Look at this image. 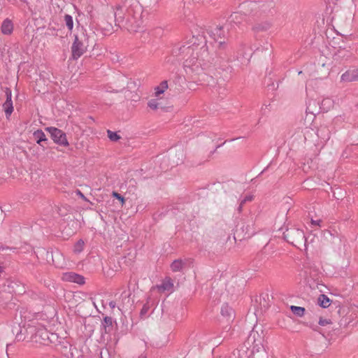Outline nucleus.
<instances>
[{
    "label": "nucleus",
    "mask_w": 358,
    "mask_h": 358,
    "mask_svg": "<svg viewBox=\"0 0 358 358\" xmlns=\"http://www.w3.org/2000/svg\"><path fill=\"white\" fill-rule=\"evenodd\" d=\"M180 50L187 55H189L184 62L183 67L187 76L196 82L199 76L204 73V70L210 61L206 43L199 47V44H196L195 41L192 42L189 45H182Z\"/></svg>",
    "instance_id": "f257e3e1"
},
{
    "label": "nucleus",
    "mask_w": 358,
    "mask_h": 358,
    "mask_svg": "<svg viewBox=\"0 0 358 358\" xmlns=\"http://www.w3.org/2000/svg\"><path fill=\"white\" fill-rule=\"evenodd\" d=\"M142 9L138 3L131 4L126 10L125 22L123 27L129 31H137L143 24Z\"/></svg>",
    "instance_id": "f03ea898"
},
{
    "label": "nucleus",
    "mask_w": 358,
    "mask_h": 358,
    "mask_svg": "<svg viewBox=\"0 0 358 358\" xmlns=\"http://www.w3.org/2000/svg\"><path fill=\"white\" fill-rule=\"evenodd\" d=\"M245 10H250V14L261 17L268 14L274 6V3L271 0H262L259 1L245 2L241 5Z\"/></svg>",
    "instance_id": "7ed1b4c3"
},
{
    "label": "nucleus",
    "mask_w": 358,
    "mask_h": 358,
    "mask_svg": "<svg viewBox=\"0 0 358 358\" xmlns=\"http://www.w3.org/2000/svg\"><path fill=\"white\" fill-rule=\"evenodd\" d=\"M263 339L257 331H252L248 338V344H252L250 358H268L262 343Z\"/></svg>",
    "instance_id": "20e7f679"
},
{
    "label": "nucleus",
    "mask_w": 358,
    "mask_h": 358,
    "mask_svg": "<svg viewBox=\"0 0 358 358\" xmlns=\"http://www.w3.org/2000/svg\"><path fill=\"white\" fill-rule=\"evenodd\" d=\"M88 45V38L84 31L75 35V40L71 46L72 57L74 59L80 57L86 51Z\"/></svg>",
    "instance_id": "39448f33"
},
{
    "label": "nucleus",
    "mask_w": 358,
    "mask_h": 358,
    "mask_svg": "<svg viewBox=\"0 0 358 358\" xmlns=\"http://www.w3.org/2000/svg\"><path fill=\"white\" fill-rule=\"evenodd\" d=\"M285 239L295 247L301 248L306 246V238L304 232L299 229H287L283 234Z\"/></svg>",
    "instance_id": "423d86ee"
},
{
    "label": "nucleus",
    "mask_w": 358,
    "mask_h": 358,
    "mask_svg": "<svg viewBox=\"0 0 358 358\" xmlns=\"http://www.w3.org/2000/svg\"><path fill=\"white\" fill-rule=\"evenodd\" d=\"M208 34L215 42L218 43L219 48H224L228 31H225L223 27L217 26L211 29Z\"/></svg>",
    "instance_id": "0eeeda50"
},
{
    "label": "nucleus",
    "mask_w": 358,
    "mask_h": 358,
    "mask_svg": "<svg viewBox=\"0 0 358 358\" xmlns=\"http://www.w3.org/2000/svg\"><path fill=\"white\" fill-rule=\"evenodd\" d=\"M45 129L50 134L51 137L55 143L63 146L69 145V142L66 139V134L62 130L52 127H47Z\"/></svg>",
    "instance_id": "6e6552de"
},
{
    "label": "nucleus",
    "mask_w": 358,
    "mask_h": 358,
    "mask_svg": "<svg viewBox=\"0 0 358 358\" xmlns=\"http://www.w3.org/2000/svg\"><path fill=\"white\" fill-rule=\"evenodd\" d=\"M126 2H124L123 5H117L115 7H113L115 24L120 27L123 26V23L125 22L126 13L124 12V8H128Z\"/></svg>",
    "instance_id": "1a4fd4ad"
},
{
    "label": "nucleus",
    "mask_w": 358,
    "mask_h": 358,
    "mask_svg": "<svg viewBox=\"0 0 358 358\" xmlns=\"http://www.w3.org/2000/svg\"><path fill=\"white\" fill-rule=\"evenodd\" d=\"M341 80L345 83L358 81V69H350L342 74Z\"/></svg>",
    "instance_id": "9d476101"
},
{
    "label": "nucleus",
    "mask_w": 358,
    "mask_h": 358,
    "mask_svg": "<svg viewBox=\"0 0 358 358\" xmlns=\"http://www.w3.org/2000/svg\"><path fill=\"white\" fill-rule=\"evenodd\" d=\"M62 279L64 280L76 282L79 285H83L85 283L84 277L73 272H68L64 273Z\"/></svg>",
    "instance_id": "9b49d317"
},
{
    "label": "nucleus",
    "mask_w": 358,
    "mask_h": 358,
    "mask_svg": "<svg viewBox=\"0 0 358 358\" xmlns=\"http://www.w3.org/2000/svg\"><path fill=\"white\" fill-rule=\"evenodd\" d=\"M12 332L15 334V339L17 341H24L28 337L24 327H21L19 324L13 327Z\"/></svg>",
    "instance_id": "f8f14e48"
},
{
    "label": "nucleus",
    "mask_w": 358,
    "mask_h": 358,
    "mask_svg": "<svg viewBox=\"0 0 358 358\" xmlns=\"http://www.w3.org/2000/svg\"><path fill=\"white\" fill-rule=\"evenodd\" d=\"M189 259H176L171 264V268L173 272H178L181 271L182 268L185 267Z\"/></svg>",
    "instance_id": "ddd939ff"
},
{
    "label": "nucleus",
    "mask_w": 358,
    "mask_h": 358,
    "mask_svg": "<svg viewBox=\"0 0 358 358\" xmlns=\"http://www.w3.org/2000/svg\"><path fill=\"white\" fill-rule=\"evenodd\" d=\"M1 30L2 34L5 35H10L12 34L13 30V24L9 19H6L1 24Z\"/></svg>",
    "instance_id": "4468645a"
},
{
    "label": "nucleus",
    "mask_w": 358,
    "mask_h": 358,
    "mask_svg": "<svg viewBox=\"0 0 358 358\" xmlns=\"http://www.w3.org/2000/svg\"><path fill=\"white\" fill-rule=\"evenodd\" d=\"M245 19V15L238 12L232 13L228 18V22L230 24H234L238 25L241 23Z\"/></svg>",
    "instance_id": "2eb2a0df"
},
{
    "label": "nucleus",
    "mask_w": 358,
    "mask_h": 358,
    "mask_svg": "<svg viewBox=\"0 0 358 358\" xmlns=\"http://www.w3.org/2000/svg\"><path fill=\"white\" fill-rule=\"evenodd\" d=\"M129 296L130 294L128 292H122L120 296L122 299V303L118 306L119 310H121L131 305Z\"/></svg>",
    "instance_id": "dca6fc26"
},
{
    "label": "nucleus",
    "mask_w": 358,
    "mask_h": 358,
    "mask_svg": "<svg viewBox=\"0 0 358 358\" xmlns=\"http://www.w3.org/2000/svg\"><path fill=\"white\" fill-rule=\"evenodd\" d=\"M173 287V281L171 278H166L162 283L158 287L162 291H171Z\"/></svg>",
    "instance_id": "f3484780"
},
{
    "label": "nucleus",
    "mask_w": 358,
    "mask_h": 358,
    "mask_svg": "<svg viewBox=\"0 0 358 358\" xmlns=\"http://www.w3.org/2000/svg\"><path fill=\"white\" fill-rule=\"evenodd\" d=\"M271 27L269 22H264L262 23H257L252 27V30L255 32L263 31L268 29Z\"/></svg>",
    "instance_id": "a211bd4d"
},
{
    "label": "nucleus",
    "mask_w": 358,
    "mask_h": 358,
    "mask_svg": "<svg viewBox=\"0 0 358 358\" xmlns=\"http://www.w3.org/2000/svg\"><path fill=\"white\" fill-rule=\"evenodd\" d=\"M168 88V83L166 80L162 81L159 86L155 88V94L156 96H159Z\"/></svg>",
    "instance_id": "6ab92c4d"
},
{
    "label": "nucleus",
    "mask_w": 358,
    "mask_h": 358,
    "mask_svg": "<svg viewBox=\"0 0 358 358\" xmlns=\"http://www.w3.org/2000/svg\"><path fill=\"white\" fill-rule=\"evenodd\" d=\"M334 101L330 98L324 99L321 102L320 108L324 111H328L333 107Z\"/></svg>",
    "instance_id": "aec40b11"
},
{
    "label": "nucleus",
    "mask_w": 358,
    "mask_h": 358,
    "mask_svg": "<svg viewBox=\"0 0 358 358\" xmlns=\"http://www.w3.org/2000/svg\"><path fill=\"white\" fill-rule=\"evenodd\" d=\"M221 314L224 317L231 318L233 316L234 310L227 304H225L222 306Z\"/></svg>",
    "instance_id": "412c9836"
},
{
    "label": "nucleus",
    "mask_w": 358,
    "mask_h": 358,
    "mask_svg": "<svg viewBox=\"0 0 358 358\" xmlns=\"http://www.w3.org/2000/svg\"><path fill=\"white\" fill-rule=\"evenodd\" d=\"M318 303L322 308H328L330 306V300L327 296L321 294L318 298Z\"/></svg>",
    "instance_id": "4be33fe9"
},
{
    "label": "nucleus",
    "mask_w": 358,
    "mask_h": 358,
    "mask_svg": "<svg viewBox=\"0 0 358 358\" xmlns=\"http://www.w3.org/2000/svg\"><path fill=\"white\" fill-rule=\"evenodd\" d=\"M34 136L38 144H41L42 141H45L47 140L45 135L42 130H37L34 131Z\"/></svg>",
    "instance_id": "5701e85b"
},
{
    "label": "nucleus",
    "mask_w": 358,
    "mask_h": 358,
    "mask_svg": "<svg viewBox=\"0 0 358 358\" xmlns=\"http://www.w3.org/2000/svg\"><path fill=\"white\" fill-rule=\"evenodd\" d=\"M3 107L7 117H8L13 111V102L5 101L3 104Z\"/></svg>",
    "instance_id": "b1692460"
},
{
    "label": "nucleus",
    "mask_w": 358,
    "mask_h": 358,
    "mask_svg": "<svg viewBox=\"0 0 358 358\" xmlns=\"http://www.w3.org/2000/svg\"><path fill=\"white\" fill-rule=\"evenodd\" d=\"M290 309L294 315L299 317H302L305 313V308L303 307L291 306Z\"/></svg>",
    "instance_id": "393cba45"
},
{
    "label": "nucleus",
    "mask_w": 358,
    "mask_h": 358,
    "mask_svg": "<svg viewBox=\"0 0 358 358\" xmlns=\"http://www.w3.org/2000/svg\"><path fill=\"white\" fill-rule=\"evenodd\" d=\"M64 22H65L66 26L67 27L69 31H71L73 27V17L70 15L66 14L64 15Z\"/></svg>",
    "instance_id": "a878e982"
},
{
    "label": "nucleus",
    "mask_w": 358,
    "mask_h": 358,
    "mask_svg": "<svg viewBox=\"0 0 358 358\" xmlns=\"http://www.w3.org/2000/svg\"><path fill=\"white\" fill-rule=\"evenodd\" d=\"M246 43H241L240 44V48H239V50L238 51L239 52H241V54H242V56L243 57H245L247 56H249L250 57L252 56V53L250 52H248L245 49H246Z\"/></svg>",
    "instance_id": "bb28decb"
},
{
    "label": "nucleus",
    "mask_w": 358,
    "mask_h": 358,
    "mask_svg": "<svg viewBox=\"0 0 358 358\" xmlns=\"http://www.w3.org/2000/svg\"><path fill=\"white\" fill-rule=\"evenodd\" d=\"M113 325V319L110 317L106 316L103 318V326L105 329V332H107V327H110Z\"/></svg>",
    "instance_id": "cd10ccee"
},
{
    "label": "nucleus",
    "mask_w": 358,
    "mask_h": 358,
    "mask_svg": "<svg viewBox=\"0 0 358 358\" xmlns=\"http://www.w3.org/2000/svg\"><path fill=\"white\" fill-rule=\"evenodd\" d=\"M150 308V306L148 302H147L146 303H145L143 305V306L141 310V313H140L141 317L142 318L147 317V314H148Z\"/></svg>",
    "instance_id": "c85d7f7f"
},
{
    "label": "nucleus",
    "mask_w": 358,
    "mask_h": 358,
    "mask_svg": "<svg viewBox=\"0 0 358 358\" xmlns=\"http://www.w3.org/2000/svg\"><path fill=\"white\" fill-rule=\"evenodd\" d=\"M107 133L108 137L111 141H117L120 138V136L116 132L108 130Z\"/></svg>",
    "instance_id": "c756f323"
},
{
    "label": "nucleus",
    "mask_w": 358,
    "mask_h": 358,
    "mask_svg": "<svg viewBox=\"0 0 358 358\" xmlns=\"http://www.w3.org/2000/svg\"><path fill=\"white\" fill-rule=\"evenodd\" d=\"M84 247V241L79 240L74 245V251L76 252H80L83 251Z\"/></svg>",
    "instance_id": "7c9ffc66"
},
{
    "label": "nucleus",
    "mask_w": 358,
    "mask_h": 358,
    "mask_svg": "<svg viewBox=\"0 0 358 358\" xmlns=\"http://www.w3.org/2000/svg\"><path fill=\"white\" fill-rule=\"evenodd\" d=\"M24 329H25L27 335H31L30 338H31L36 331V328L34 326L28 324L27 327L24 326Z\"/></svg>",
    "instance_id": "2f4dec72"
},
{
    "label": "nucleus",
    "mask_w": 358,
    "mask_h": 358,
    "mask_svg": "<svg viewBox=\"0 0 358 358\" xmlns=\"http://www.w3.org/2000/svg\"><path fill=\"white\" fill-rule=\"evenodd\" d=\"M148 106L153 110H156L158 108V102L156 99H151L148 103Z\"/></svg>",
    "instance_id": "473e14b6"
},
{
    "label": "nucleus",
    "mask_w": 358,
    "mask_h": 358,
    "mask_svg": "<svg viewBox=\"0 0 358 358\" xmlns=\"http://www.w3.org/2000/svg\"><path fill=\"white\" fill-rule=\"evenodd\" d=\"M113 196L117 199L118 200H120L122 203V206H123V204L124 203V198L119 193L116 192H113V194H112Z\"/></svg>",
    "instance_id": "72a5a7b5"
},
{
    "label": "nucleus",
    "mask_w": 358,
    "mask_h": 358,
    "mask_svg": "<svg viewBox=\"0 0 358 358\" xmlns=\"http://www.w3.org/2000/svg\"><path fill=\"white\" fill-rule=\"evenodd\" d=\"M6 101L13 102L12 101V92L11 90L9 88H6Z\"/></svg>",
    "instance_id": "f704fd0d"
},
{
    "label": "nucleus",
    "mask_w": 358,
    "mask_h": 358,
    "mask_svg": "<svg viewBox=\"0 0 358 358\" xmlns=\"http://www.w3.org/2000/svg\"><path fill=\"white\" fill-rule=\"evenodd\" d=\"M253 199V196H246L241 201V205H244L248 201H251Z\"/></svg>",
    "instance_id": "c9c22d12"
},
{
    "label": "nucleus",
    "mask_w": 358,
    "mask_h": 358,
    "mask_svg": "<svg viewBox=\"0 0 358 358\" xmlns=\"http://www.w3.org/2000/svg\"><path fill=\"white\" fill-rule=\"evenodd\" d=\"M318 323L321 326H325L328 324H330L331 321L329 320L320 318Z\"/></svg>",
    "instance_id": "e433bc0d"
},
{
    "label": "nucleus",
    "mask_w": 358,
    "mask_h": 358,
    "mask_svg": "<svg viewBox=\"0 0 358 358\" xmlns=\"http://www.w3.org/2000/svg\"><path fill=\"white\" fill-rule=\"evenodd\" d=\"M321 222V220H311V223L313 225H315V226H320V223Z\"/></svg>",
    "instance_id": "4c0bfd02"
},
{
    "label": "nucleus",
    "mask_w": 358,
    "mask_h": 358,
    "mask_svg": "<svg viewBox=\"0 0 358 358\" xmlns=\"http://www.w3.org/2000/svg\"><path fill=\"white\" fill-rule=\"evenodd\" d=\"M109 306L111 309H114L116 307V303L114 301H111L109 302Z\"/></svg>",
    "instance_id": "58836bf2"
},
{
    "label": "nucleus",
    "mask_w": 358,
    "mask_h": 358,
    "mask_svg": "<svg viewBox=\"0 0 358 358\" xmlns=\"http://www.w3.org/2000/svg\"><path fill=\"white\" fill-rule=\"evenodd\" d=\"M244 205H241V203L240 202V204L237 208V210L238 213H241L242 210H243V207Z\"/></svg>",
    "instance_id": "ea45409f"
},
{
    "label": "nucleus",
    "mask_w": 358,
    "mask_h": 358,
    "mask_svg": "<svg viewBox=\"0 0 358 358\" xmlns=\"http://www.w3.org/2000/svg\"><path fill=\"white\" fill-rule=\"evenodd\" d=\"M138 358H147V357L145 355H141Z\"/></svg>",
    "instance_id": "a19ab883"
},
{
    "label": "nucleus",
    "mask_w": 358,
    "mask_h": 358,
    "mask_svg": "<svg viewBox=\"0 0 358 358\" xmlns=\"http://www.w3.org/2000/svg\"><path fill=\"white\" fill-rule=\"evenodd\" d=\"M79 194H80V196H84L83 194H82V192H79Z\"/></svg>",
    "instance_id": "79ce46f5"
},
{
    "label": "nucleus",
    "mask_w": 358,
    "mask_h": 358,
    "mask_svg": "<svg viewBox=\"0 0 358 358\" xmlns=\"http://www.w3.org/2000/svg\"><path fill=\"white\" fill-rule=\"evenodd\" d=\"M79 194H80V196H84L83 194H82V192H79Z\"/></svg>",
    "instance_id": "37998d69"
},
{
    "label": "nucleus",
    "mask_w": 358,
    "mask_h": 358,
    "mask_svg": "<svg viewBox=\"0 0 358 358\" xmlns=\"http://www.w3.org/2000/svg\"><path fill=\"white\" fill-rule=\"evenodd\" d=\"M2 272V268L0 266V273Z\"/></svg>",
    "instance_id": "c03bdc74"
},
{
    "label": "nucleus",
    "mask_w": 358,
    "mask_h": 358,
    "mask_svg": "<svg viewBox=\"0 0 358 358\" xmlns=\"http://www.w3.org/2000/svg\"><path fill=\"white\" fill-rule=\"evenodd\" d=\"M250 51L253 50V48L252 47L250 48Z\"/></svg>",
    "instance_id": "a18cd8bd"
},
{
    "label": "nucleus",
    "mask_w": 358,
    "mask_h": 358,
    "mask_svg": "<svg viewBox=\"0 0 358 358\" xmlns=\"http://www.w3.org/2000/svg\"><path fill=\"white\" fill-rule=\"evenodd\" d=\"M34 333H35V334H37L39 333V331H37L36 332H34Z\"/></svg>",
    "instance_id": "49530a36"
},
{
    "label": "nucleus",
    "mask_w": 358,
    "mask_h": 358,
    "mask_svg": "<svg viewBox=\"0 0 358 358\" xmlns=\"http://www.w3.org/2000/svg\"><path fill=\"white\" fill-rule=\"evenodd\" d=\"M34 333H35V334H37L39 333V331H37L36 332H34Z\"/></svg>",
    "instance_id": "de8ad7c7"
},
{
    "label": "nucleus",
    "mask_w": 358,
    "mask_h": 358,
    "mask_svg": "<svg viewBox=\"0 0 358 358\" xmlns=\"http://www.w3.org/2000/svg\"><path fill=\"white\" fill-rule=\"evenodd\" d=\"M34 333H35V334H37L39 333V331H37L36 332H34Z\"/></svg>",
    "instance_id": "09e8293b"
}]
</instances>
